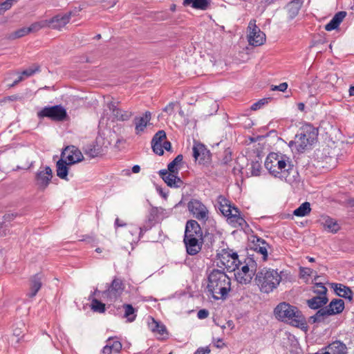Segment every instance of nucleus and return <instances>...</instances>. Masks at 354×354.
Segmentation results:
<instances>
[{
	"mask_svg": "<svg viewBox=\"0 0 354 354\" xmlns=\"http://www.w3.org/2000/svg\"><path fill=\"white\" fill-rule=\"evenodd\" d=\"M266 169L273 177L289 184L299 182V176L292 160L286 155L270 152L264 162Z\"/></svg>",
	"mask_w": 354,
	"mask_h": 354,
	"instance_id": "f257e3e1",
	"label": "nucleus"
},
{
	"mask_svg": "<svg viewBox=\"0 0 354 354\" xmlns=\"http://www.w3.org/2000/svg\"><path fill=\"white\" fill-rule=\"evenodd\" d=\"M273 313L275 318L280 322L304 331L308 329L306 317L302 312L295 306L283 301L274 308Z\"/></svg>",
	"mask_w": 354,
	"mask_h": 354,
	"instance_id": "f03ea898",
	"label": "nucleus"
},
{
	"mask_svg": "<svg viewBox=\"0 0 354 354\" xmlns=\"http://www.w3.org/2000/svg\"><path fill=\"white\" fill-rule=\"evenodd\" d=\"M207 291L215 300L227 298L231 290V279L223 271L213 269L207 276Z\"/></svg>",
	"mask_w": 354,
	"mask_h": 354,
	"instance_id": "7ed1b4c3",
	"label": "nucleus"
},
{
	"mask_svg": "<svg viewBox=\"0 0 354 354\" xmlns=\"http://www.w3.org/2000/svg\"><path fill=\"white\" fill-rule=\"evenodd\" d=\"M281 280V277L277 270L263 268L259 269L254 277V282L261 292L270 293L277 288Z\"/></svg>",
	"mask_w": 354,
	"mask_h": 354,
	"instance_id": "20e7f679",
	"label": "nucleus"
},
{
	"mask_svg": "<svg viewBox=\"0 0 354 354\" xmlns=\"http://www.w3.org/2000/svg\"><path fill=\"white\" fill-rule=\"evenodd\" d=\"M243 263L241 269H237L234 276L239 283L247 285L251 283L254 277H255L257 263L254 258V254H248Z\"/></svg>",
	"mask_w": 354,
	"mask_h": 354,
	"instance_id": "39448f33",
	"label": "nucleus"
},
{
	"mask_svg": "<svg viewBox=\"0 0 354 354\" xmlns=\"http://www.w3.org/2000/svg\"><path fill=\"white\" fill-rule=\"evenodd\" d=\"M37 116L39 118H47L55 122L65 121L68 118L66 109L61 104L45 106L37 113Z\"/></svg>",
	"mask_w": 354,
	"mask_h": 354,
	"instance_id": "423d86ee",
	"label": "nucleus"
},
{
	"mask_svg": "<svg viewBox=\"0 0 354 354\" xmlns=\"http://www.w3.org/2000/svg\"><path fill=\"white\" fill-rule=\"evenodd\" d=\"M124 284L120 278L115 277L111 283L107 285V288L102 291L104 299L114 301L120 297L124 290Z\"/></svg>",
	"mask_w": 354,
	"mask_h": 354,
	"instance_id": "0eeeda50",
	"label": "nucleus"
},
{
	"mask_svg": "<svg viewBox=\"0 0 354 354\" xmlns=\"http://www.w3.org/2000/svg\"><path fill=\"white\" fill-rule=\"evenodd\" d=\"M192 152L195 161H198L199 165L208 166L211 164L212 153L204 144L194 140Z\"/></svg>",
	"mask_w": 354,
	"mask_h": 354,
	"instance_id": "6e6552de",
	"label": "nucleus"
},
{
	"mask_svg": "<svg viewBox=\"0 0 354 354\" xmlns=\"http://www.w3.org/2000/svg\"><path fill=\"white\" fill-rule=\"evenodd\" d=\"M189 212L198 220L206 221L208 218V210L206 206L199 200L192 198L187 203Z\"/></svg>",
	"mask_w": 354,
	"mask_h": 354,
	"instance_id": "1a4fd4ad",
	"label": "nucleus"
},
{
	"mask_svg": "<svg viewBox=\"0 0 354 354\" xmlns=\"http://www.w3.org/2000/svg\"><path fill=\"white\" fill-rule=\"evenodd\" d=\"M53 176V171L49 166H46L44 170H38L35 176L38 189L44 192L50 183Z\"/></svg>",
	"mask_w": 354,
	"mask_h": 354,
	"instance_id": "9d476101",
	"label": "nucleus"
},
{
	"mask_svg": "<svg viewBox=\"0 0 354 354\" xmlns=\"http://www.w3.org/2000/svg\"><path fill=\"white\" fill-rule=\"evenodd\" d=\"M250 33L248 35V42L254 46H259L266 41V35L255 24V21H250L248 24Z\"/></svg>",
	"mask_w": 354,
	"mask_h": 354,
	"instance_id": "9b49d317",
	"label": "nucleus"
},
{
	"mask_svg": "<svg viewBox=\"0 0 354 354\" xmlns=\"http://www.w3.org/2000/svg\"><path fill=\"white\" fill-rule=\"evenodd\" d=\"M61 158L71 165L84 160L81 151L74 145L66 147L61 153Z\"/></svg>",
	"mask_w": 354,
	"mask_h": 354,
	"instance_id": "f8f14e48",
	"label": "nucleus"
},
{
	"mask_svg": "<svg viewBox=\"0 0 354 354\" xmlns=\"http://www.w3.org/2000/svg\"><path fill=\"white\" fill-rule=\"evenodd\" d=\"M158 174L167 185L171 188H180L185 183L180 177L177 176L178 173H172L167 169H161Z\"/></svg>",
	"mask_w": 354,
	"mask_h": 354,
	"instance_id": "ddd939ff",
	"label": "nucleus"
},
{
	"mask_svg": "<svg viewBox=\"0 0 354 354\" xmlns=\"http://www.w3.org/2000/svg\"><path fill=\"white\" fill-rule=\"evenodd\" d=\"M203 230L199 223L195 220H188L185 225L183 238L195 237L203 241Z\"/></svg>",
	"mask_w": 354,
	"mask_h": 354,
	"instance_id": "4468645a",
	"label": "nucleus"
},
{
	"mask_svg": "<svg viewBox=\"0 0 354 354\" xmlns=\"http://www.w3.org/2000/svg\"><path fill=\"white\" fill-rule=\"evenodd\" d=\"M71 18V13H65L64 15H57L47 21V27L55 30H60L69 23Z\"/></svg>",
	"mask_w": 354,
	"mask_h": 354,
	"instance_id": "2eb2a0df",
	"label": "nucleus"
},
{
	"mask_svg": "<svg viewBox=\"0 0 354 354\" xmlns=\"http://www.w3.org/2000/svg\"><path fill=\"white\" fill-rule=\"evenodd\" d=\"M119 102H110L107 106L112 113L113 119L118 121H127L133 115V113L129 111L122 110L118 106Z\"/></svg>",
	"mask_w": 354,
	"mask_h": 354,
	"instance_id": "dca6fc26",
	"label": "nucleus"
},
{
	"mask_svg": "<svg viewBox=\"0 0 354 354\" xmlns=\"http://www.w3.org/2000/svg\"><path fill=\"white\" fill-rule=\"evenodd\" d=\"M187 253L189 255L194 256L198 254L202 249V241L195 237L183 238Z\"/></svg>",
	"mask_w": 354,
	"mask_h": 354,
	"instance_id": "f3484780",
	"label": "nucleus"
},
{
	"mask_svg": "<svg viewBox=\"0 0 354 354\" xmlns=\"http://www.w3.org/2000/svg\"><path fill=\"white\" fill-rule=\"evenodd\" d=\"M44 274L41 272L37 273L29 279L30 291L27 293L28 297H34L42 286Z\"/></svg>",
	"mask_w": 354,
	"mask_h": 354,
	"instance_id": "a211bd4d",
	"label": "nucleus"
},
{
	"mask_svg": "<svg viewBox=\"0 0 354 354\" xmlns=\"http://www.w3.org/2000/svg\"><path fill=\"white\" fill-rule=\"evenodd\" d=\"M324 354H348L346 345L340 340H335L322 348Z\"/></svg>",
	"mask_w": 354,
	"mask_h": 354,
	"instance_id": "6ab92c4d",
	"label": "nucleus"
},
{
	"mask_svg": "<svg viewBox=\"0 0 354 354\" xmlns=\"http://www.w3.org/2000/svg\"><path fill=\"white\" fill-rule=\"evenodd\" d=\"M151 119V113L149 111H145L141 117H135L133 120V123L135 124V133L139 136L144 132L145 128L149 124Z\"/></svg>",
	"mask_w": 354,
	"mask_h": 354,
	"instance_id": "aec40b11",
	"label": "nucleus"
},
{
	"mask_svg": "<svg viewBox=\"0 0 354 354\" xmlns=\"http://www.w3.org/2000/svg\"><path fill=\"white\" fill-rule=\"evenodd\" d=\"M166 133L163 130H160L153 136L151 140V148L153 151L159 156H162L164 151L162 147V142L166 139Z\"/></svg>",
	"mask_w": 354,
	"mask_h": 354,
	"instance_id": "412c9836",
	"label": "nucleus"
},
{
	"mask_svg": "<svg viewBox=\"0 0 354 354\" xmlns=\"http://www.w3.org/2000/svg\"><path fill=\"white\" fill-rule=\"evenodd\" d=\"M301 131L303 132L302 136L306 137V144L312 145L317 141L318 129L311 124H306L301 127Z\"/></svg>",
	"mask_w": 354,
	"mask_h": 354,
	"instance_id": "4be33fe9",
	"label": "nucleus"
},
{
	"mask_svg": "<svg viewBox=\"0 0 354 354\" xmlns=\"http://www.w3.org/2000/svg\"><path fill=\"white\" fill-rule=\"evenodd\" d=\"M106 344L102 350V354H111L112 353H119L122 350V345L120 341L115 337H109L106 341Z\"/></svg>",
	"mask_w": 354,
	"mask_h": 354,
	"instance_id": "5701e85b",
	"label": "nucleus"
},
{
	"mask_svg": "<svg viewBox=\"0 0 354 354\" xmlns=\"http://www.w3.org/2000/svg\"><path fill=\"white\" fill-rule=\"evenodd\" d=\"M100 295H102V291L95 288V290L89 295L88 300L91 301V308L93 312L102 313L106 310L105 304L95 297V296L99 297Z\"/></svg>",
	"mask_w": 354,
	"mask_h": 354,
	"instance_id": "b1692460",
	"label": "nucleus"
},
{
	"mask_svg": "<svg viewBox=\"0 0 354 354\" xmlns=\"http://www.w3.org/2000/svg\"><path fill=\"white\" fill-rule=\"evenodd\" d=\"M324 308L330 315L339 314L344 309V301L341 299H334L328 305H325Z\"/></svg>",
	"mask_w": 354,
	"mask_h": 354,
	"instance_id": "393cba45",
	"label": "nucleus"
},
{
	"mask_svg": "<svg viewBox=\"0 0 354 354\" xmlns=\"http://www.w3.org/2000/svg\"><path fill=\"white\" fill-rule=\"evenodd\" d=\"M328 302V299L326 295H317V296L306 301L307 306L313 310H317L325 307V305Z\"/></svg>",
	"mask_w": 354,
	"mask_h": 354,
	"instance_id": "a878e982",
	"label": "nucleus"
},
{
	"mask_svg": "<svg viewBox=\"0 0 354 354\" xmlns=\"http://www.w3.org/2000/svg\"><path fill=\"white\" fill-rule=\"evenodd\" d=\"M332 288H334L336 294L344 299H348L349 301L353 300V292L351 288L341 283H333L331 284Z\"/></svg>",
	"mask_w": 354,
	"mask_h": 354,
	"instance_id": "bb28decb",
	"label": "nucleus"
},
{
	"mask_svg": "<svg viewBox=\"0 0 354 354\" xmlns=\"http://www.w3.org/2000/svg\"><path fill=\"white\" fill-rule=\"evenodd\" d=\"M68 162L64 160V158H60V159L56 162V172L57 176L61 179L68 180V174L69 167L71 166Z\"/></svg>",
	"mask_w": 354,
	"mask_h": 354,
	"instance_id": "cd10ccee",
	"label": "nucleus"
},
{
	"mask_svg": "<svg viewBox=\"0 0 354 354\" xmlns=\"http://www.w3.org/2000/svg\"><path fill=\"white\" fill-rule=\"evenodd\" d=\"M321 224L323 225L324 230L329 232L336 233L340 229L337 222L328 216H322Z\"/></svg>",
	"mask_w": 354,
	"mask_h": 354,
	"instance_id": "c85d7f7f",
	"label": "nucleus"
},
{
	"mask_svg": "<svg viewBox=\"0 0 354 354\" xmlns=\"http://www.w3.org/2000/svg\"><path fill=\"white\" fill-rule=\"evenodd\" d=\"M218 209L224 216L230 219V216L233 215L232 212V203L221 195L218 198Z\"/></svg>",
	"mask_w": 354,
	"mask_h": 354,
	"instance_id": "c756f323",
	"label": "nucleus"
},
{
	"mask_svg": "<svg viewBox=\"0 0 354 354\" xmlns=\"http://www.w3.org/2000/svg\"><path fill=\"white\" fill-rule=\"evenodd\" d=\"M302 4V0H292L286 5V9L289 19H294L298 15Z\"/></svg>",
	"mask_w": 354,
	"mask_h": 354,
	"instance_id": "7c9ffc66",
	"label": "nucleus"
},
{
	"mask_svg": "<svg viewBox=\"0 0 354 354\" xmlns=\"http://www.w3.org/2000/svg\"><path fill=\"white\" fill-rule=\"evenodd\" d=\"M211 0H183L184 6H190L194 9L206 10L209 8Z\"/></svg>",
	"mask_w": 354,
	"mask_h": 354,
	"instance_id": "2f4dec72",
	"label": "nucleus"
},
{
	"mask_svg": "<svg viewBox=\"0 0 354 354\" xmlns=\"http://www.w3.org/2000/svg\"><path fill=\"white\" fill-rule=\"evenodd\" d=\"M328 316L330 315L327 313V312L325 310L324 308L317 309L316 313L308 318V322L311 324L328 323V322H326V319L328 318Z\"/></svg>",
	"mask_w": 354,
	"mask_h": 354,
	"instance_id": "473e14b6",
	"label": "nucleus"
},
{
	"mask_svg": "<svg viewBox=\"0 0 354 354\" xmlns=\"http://www.w3.org/2000/svg\"><path fill=\"white\" fill-rule=\"evenodd\" d=\"M102 147L97 143H93L87 145L85 149V154L88 156L90 158H96L102 154Z\"/></svg>",
	"mask_w": 354,
	"mask_h": 354,
	"instance_id": "72a5a7b5",
	"label": "nucleus"
},
{
	"mask_svg": "<svg viewBox=\"0 0 354 354\" xmlns=\"http://www.w3.org/2000/svg\"><path fill=\"white\" fill-rule=\"evenodd\" d=\"M122 308L124 310V317L127 318L129 322H133L136 317L137 310L129 304H124Z\"/></svg>",
	"mask_w": 354,
	"mask_h": 354,
	"instance_id": "f704fd0d",
	"label": "nucleus"
},
{
	"mask_svg": "<svg viewBox=\"0 0 354 354\" xmlns=\"http://www.w3.org/2000/svg\"><path fill=\"white\" fill-rule=\"evenodd\" d=\"M310 211L311 208L310 203L304 202L299 207L294 210L293 214L296 216L303 217L308 215Z\"/></svg>",
	"mask_w": 354,
	"mask_h": 354,
	"instance_id": "c9c22d12",
	"label": "nucleus"
},
{
	"mask_svg": "<svg viewBox=\"0 0 354 354\" xmlns=\"http://www.w3.org/2000/svg\"><path fill=\"white\" fill-rule=\"evenodd\" d=\"M230 259H232L231 264L226 265V268L228 270L232 269V271H235L236 269H239V268L243 264V262L239 259V254L237 252H234L233 250L230 254Z\"/></svg>",
	"mask_w": 354,
	"mask_h": 354,
	"instance_id": "e433bc0d",
	"label": "nucleus"
},
{
	"mask_svg": "<svg viewBox=\"0 0 354 354\" xmlns=\"http://www.w3.org/2000/svg\"><path fill=\"white\" fill-rule=\"evenodd\" d=\"M183 156L178 154L171 162L167 165V171L172 173H178V165L183 162Z\"/></svg>",
	"mask_w": 354,
	"mask_h": 354,
	"instance_id": "4c0bfd02",
	"label": "nucleus"
},
{
	"mask_svg": "<svg viewBox=\"0 0 354 354\" xmlns=\"http://www.w3.org/2000/svg\"><path fill=\"white\" fill-rule=\"evenodd\" d=\"M232 250L230 248L223 249L221 252L217 253V257L221 261V263L226 266L230 262V254H232Z\"/></svg>",
	"mask_w": 354,
	"mask_h": 354,
	"instance_id": "58836bf2",
	"label": "nucleus"
},
{
	"mask_svg": "<svg viewBox=\"0 0 354 354\" xmlns=\"http://www.w3.org/2000/svg\"><path fill=\"white\" fill-rule=\"evenodd\" d=\"M28 34H29L28 28L23 27L10 33L8 35V38L10 40H14L16 39L23 37L27 35Z\"/></svg>",
	"mask_w": 354,
	"mask_h": 354,
	"instance_id": "ea45409f",
	"label": "nucleus"
},
{
	"mask_svg": "<svg viewBox=\"0 0 354 354\" xmlns=\"http://www.w3.org/2000/svg\"><path fill=\"white\" fill-rule=\"evenodd\" d=\"M202 244H205L207 248L213 246L215 242V235L213 233L206 231L205 234L203 233Z\"/></svg>",
	"mask_w": 354,
	"mask_h": 354,
	"instance_id": "a19ab883",
	"label": "nucleus"
},
{
	"mask_svg": "<svg viewBox=\"0 0 354 354\" xmlns=\"http://www.w3.org/2000/svg\"><path fill=\"white\" fill-rule=\"evenodd\" d=\"M302 136L303 132L301 131V132L297 133L295 136V139H297L295 142H299L297 147V150L299 152H303L306 147L309 145V144H306V137Z\"/></svg>",
	"mask_w": 354,
	"mask_h": 354,
	"instance_id": "79ce46f5",
	"label": "nucleus"
},
{
	"mask_svg": "<svg viewBox=\"0 0 354 354\" xmlns=\"http://www.w3.org/2000/svg\"><path fill=\"white\" fill-rule=\"evenodd\" d=\"M158 218V209L157 207H152L147 217L149 227L153 225L157 221Z\"/></svg>",
	"mask_w": 354,
	"mask_h": 354,
	"instance_id": "37998d69",
	"label": "nucleus"
},
{
	"mask_svg": "<svg viewBox=\"0 0 354 354\" xmlns=\"http://www.w3.org/2000/svg\"><path fill=\"white\" fill-rule=\"evenodd\" d=\"M47 24L46 20L35 22L28 27V32H35L43 28H46L47 27Z\"/></svg>",
	"mask_w": 354,
	"mask_h": 354,
	"instance_id": "c03bdc74",
	"label": "nucleus"
},
{
	"mask_svg": "<svg viewBox=\"0 0 354 354\" xmlns=\"http://www.w3.org/2000/svg\"><path fill=\"white\" fill-rule=\"evenodd\" d=\"M262 167L261 163L257 160H252L251 162V175L253 176H259L261 174Z\"/></svg>",
	"mask_w": 354,
	"mask_h": 354,
	"instance_id": "a18cd8bd",
	"label": "nucleus"
},
{
	"mask_svg": "<svg viewBox=\"0 0 354 354\" xmlns=\"http://www.w3.org/2000/svg\"><path fill=\"white\" fill-rule=\"evenodd\" d=\"M313 292L317 295H326L327 293V288L324 285L323 283L321 282H315L314 283V289Z\"/></svg>",
	"mask_w": 354,
	"mask_h": 354,
	"instance_id": "49530a36",
	"label": "nucleus"
},
{
	"mask_svg": "<svg viewBox=\"0 0 354 354\" xmlns=\"http://www.w3.org/2000/svg\"><path fill=\"white\" fill-rule=\"evenodd\" d=\"M272 100V97H266L262 98L258 100L257 102L254 103L250 109L252 111H257L258 109H261L264 105L268 104Z\"/></svg>",
	"mask_w": 354,
	"mask_h": 354,
	"instance_id": "de8ad7c7",
	"label": "nucleus"
},
{
	"mask_svg": "<svg viewBox=\"0 0 354 354\" xmlns=\"http://www.w3.org/2000/svg\"><path fill=\"white\" fill-rule=\"evenodd\" d=\"M80 241H85L91 244L97 243L98 242L96 236L94 233H91V234L82 235V239Z\"/></svg>",
	"mask_w": 354,
	"mask_h": 354,
	"instance_id": "09e8293b",
	"label": "nucleus"
},
{
	"mask_svg": "<svg viewBox=\"0 0 354 354\" xmlns=\"http://www.w3.org/2000/svg\"><path fill=\"white\" fill-rule=\"evenodd\" d=\"M153 324H154V326H152L151 330L153 332H158L160 335H164L167 330L165 326L163 324L156 322L153 319Z\"/></svg>",
	"mask_w": 354,
	"mask_h": 354,
	"instance_id": "8fccbe9b",
	"label": "nucleus"
},
{
	"mask_svg": "<svg viewBox=\"0 0 354 354\" xmlns=\"http://www.w3.org/2000/svg\"><path fill=\"white\" fill-rule=\"evenodd\" d=\"M230 222H235L238 223L239 226L243 227V225H248L245 219L241 216H238V214H233L230 216Z\"/></svg>",
	"mask_w": 354,
	"mask_h": 354,
	"instance_id": "3c124183",
	"label": "nucleus"
},
{
	"mask_svg": "<svg viewBox=\"0 0 354 354\" xmlns=\"http://www.w3.org/2000/svg\"><path fill=\"white\" fill-rule=\"evenodd\" d=\"M15 1V0H6L4 2L0 3V15L10 9Z\"/></svg>",
	"mask_w": 354,
	"mask_h": 354,
	"instance_id": "603ef678",
	"label": "nucleus"
},
{
	"mask_svg": "<svg viewBox=\"0 0 354 354\" xmlns=\"http://www.w3.org/2000/svg\"><path fill=\"white\" fill-rule=\"evenodd\" d=\"M40 71V66L37 65L35 68H29L21 72L22 75H25L26 77H30L34 75L36 72H39Z\"/></svg>",
	"mask_w": 354,
	"mask_h": 354,
	"instance_id": "864d4df0",
	"label": "nucleus"
},
{
	"mask_svg": "<svg viewBox=\"0 0 354 354\" xmlns=\"http://www.w3.org/2000/svg\"><path fill=\"white\" fill-rule=\"evenodd\" d=\"M254 250L263 255V259L266 261L268 258V251L266 245H255Z\"/></svg>",
	"mask_w": 354,
	"mask_h": 354,
	"instance_id": "5fc2aeb1",
	"label": "nucleus"
},
{
	"mask_svg": "<svg viewBox=\"0 0 354 354\" xmlns=\"http://www.w3.org/2000/svg\"><path fill=\"white\" fill-rule=\"evenodd\" d=\"M313 273V270L309 268H299V275L301 278H306Z\"/></svg>",
	"mask_w": 354,
	"mask_h": 354,
	"instance_id": "6e6d98bb",
	"label": "nucleus"
},
{
	"mask_svg": "<svg viewBox=\"0 0 354 354\" xmlns=\"http://www.w3.org/2000/svg\"><path fill=\"white\" fill-rule=\"evenodd\" d=\"M346 11H339L337 12L334 17L332 18L333 21H335L339 26L341 24V22L343 21L344 17L346 16Z\"/></svg>",
	"mask_w": 354,
	"mask_h": 354,
	"instance_id": "4d7b16f0",
	"label": "nucleus"
},
{
	"mask_svg": "<svg viewBox=\"0 0 354 354\" xmlns=\"http://www.w3.org/2000/svg\"><path fill=\"white\" fill-rule=\"evenodd\" d=\"M178 102H170L164 109L163 111L167 113L169 115H172L174 113V108Z\"/></svg>",
	"mask_w": 354,
	"mask_h": 354,
	"instance_id": "13d9d810",
	"label": "nucleus"
},
{
	"mask_svg": "<svg viewBox=\"0 0 354 354\" xmlns=\"http://www.w3.org/2000/svg\"><path fill=\"white\" fill-rule=\"evenodd\" d=\"M232 160V153L230 150L226 149L225 151V156L223 157L222 160V164L223 165H227L230 162H231Z\"/></svg>",
	"mask_w": 354,
	"mask_h": 354,
	"instance_id": "bf43d9fd",
	"label": "nucleus"
},
{
	"mask_svg": "<svg viewBox=\"0 0 354 354\" xmlns=\"http://www.w3.org/2000/svg\"><path fill=\"white\" fill-rule=\"evenodd\" d=\"M339 25L335 23V21L331 19L326 26H325V30L327 31H331L333 30H335L338 28Z\"/></svg>",
	"mask_w": 354,
	"mask_h": 354,
	"instance_id": "052dcab7",
	"label": "nucleus"
},
{
	"mask_svg": "<svg viewBox=\"0 0 354 354\" xmlns=\"http://www.w3.org/2000/svg\"><path fill=\"white\" fill-rule=\"evenodd\" d=\"M288 88V84L283 82L278 86H272V91H279L284 92Z\"/></svg>",
	"mask_w": 354,
	"mask_h": 354,
	"instance_id": "680f3d73",
	"label": "nucleus"
},
{
	"mask_svg": "<svg viewBox=\"0 0 354 354\" xmlns=\"http://www.w3.org/2000/svg\"><path fill=\"white\" fill-rule=\"evenodd\" d=\"M211 350L209 346L199 347L195 352L194 354H209Z\"/></svg>",
	"mask_w": 354,
	"mask_h": 354,
	"instance_id": "e2e57ef3",
	"label": "nucleus"
},
{
	"mask_svg": "<svg viewBox=\"0 0 354 354\" xmlns=\"http://www.w3.org/2000/svg\"><path fill=\"white\" fill-rule=\"evenodd\" d=\"M209 315V311L207 309H201L198 310L197 313V317L200 319H205Z\"/></svg>",
	"mask_w": 354,
	"mask_h": 354,
	"instance_id": "0e129e2a",
	"label": "nucleus"
},
{
	"mask_svg": "<svg viewBox=\"0 0 354 354\" xmlns=\"http://www.w3.org/2000/svg\"><path fill=\"white\" fill-rule=\"evenodd\" d=\"M162 149H165L167 151H171L172 147L171 144L168 140H165L163 143L162 144Z\"/></svg>",
	"mask_w": 354,
	"mask_h": 354,
	"instance_id": "69168bd1",
	"label": "nucleus"
},
{
	"mask_svg": "<svg viewBox=\"0 0 354 354\" xmlns=\"http://www.w3.org/2000/svg\"><path fill=\"white\" fill-rule=\"evenodd\" d=\"M149 230L147 227H135L136 231H139V238H140L143 234Z\"/></svg>",
	"mask_w": 354,
	"mask_h": 354,
	"instance_id": "338daca9",
	"label": "nucleus"
},
{
	"mask_svg": "<svg viewBox=\"0 0 354 354\" xmlns=\"http://www.w3.org/2000/svg\"><path fill=\"white\" fill-rule=\"evenodd\" d=\"M114 225H115V227L116 228H118L119 227L126 226L127 223L123 221H121L118 218H116V219L115 220Z\"/></svg>",
	"mask_w": 354,
	"mask_h": 354,
	"instance_id": "774afa93",
	"label": "nucleus"
}]
</instances>
